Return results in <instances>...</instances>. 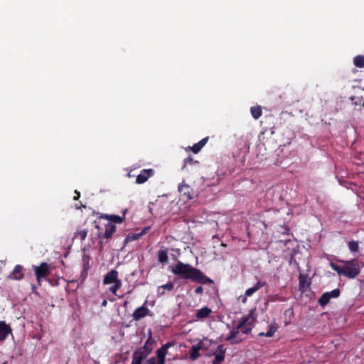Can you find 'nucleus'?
Returning a JSON list of instances; mask_svg holds the SVG:
<instances>
[{
	"instance_id": "nucleus-26",
	"label": "nucleus",
	"mask_w": 364,
	"mask_h": 364,
	"mask_svg": "<svg viewBox=\"0 0 364 364\" xmlns=\"http://www.w3.org/2000/svg\"><path fill=\"white\" fill-rule=\"evenodd\" d=\"M330 300L331 299L329 297L328 292H325L318 299V303L320 304L321 306H324L330 301Z\"/></svg>"
},
{
	"instance_id": "nucleus-5",
	"label": "nucleus",
	"mask_w": 364,
	"mask_h": 364,
	"mask_svg": "<svg viewBox=\"0 0 364 364\" xmlns=\"http://www.w3.org/2000/svg\"><path fill=\"white\" fill-rule=\"evenodd\" d=\"M118 276V272L115 269H112L105 276L103 284L105 285H109L116 283L117 281H121Z\"/></svg>"
},
{
	"instance_id": "nucleus-11",
	"label": "nucleus",
	"mask_w": 364,
	"mask_h": 364,
	"mask_svg": "<svg viewBox=\"0 0 364 364\" xmlns=\"http://www.w3.org/2000/svg\"><path fill=\"white\" fill-rule=\"evenodd\" d=\"M203 348V343L200 341L191 347L190 353V358L192 360H196L200 357V350Z\"/></svg>"
},
{
	"instance_id": "nucleus-7",
	"label": "nucleus",
	"mask_w": 364,
	"mask_h": 364,
	"mask_svg": "<svg viewBox=\"0 0 364 364\" xmlns=\"http://www.w3.org/2000/svg\"><path fill=\"white\" fill-rule=\"evenodd\" d=\"M12 329L9 324L5 321H0V341H4L9 334H11Z\"/></svg>"
},
{
	"instance_id": "nucleus-6",
	"label": "nucleus",
	"mask_w": 364,
	"mask_h": 364,
	"mask_svg": "<svg viewBox=\"0 0 364 364\" xmlns=\"http://www.w3.org/2000/svg\"><path fill=\"white\" fill-rule=\"evenodd\" d=\"M178 191L181 195L185 197L187 200H191L193 198V191L190 187V186L187 185L185 183H182L178 186Z\"/></svg>"
},
{
	"instance_id": "nucleus-34",
	"label": "nucleus",
	"mask_w": 364,
	"mask_h": 364,
	"mask_svg": "<svg viewBox=\"0 0 364 364\" xmlns=\"http://www.w3.org/2000/svg\"><path fill=\"white\" fill-rule=\"evenodd\" d=\"M75 193L76 194V196L74 197V200H77L80 196V192H78L77 191H75Z\"/></svg>"
},
{
	"instance_id": "nucleus-29",
	"label": "nucleus",
	"mask_w": 364,
	"mask_h": 364,
	"mask_svg": "<svg viewBox=\"0 0 364 364\" xmlns=\"http://www.w3.org/2000/svg\"><path fill=\"white\" fill-rule=\"evenodd\" d=\"M149 228H145L142 232L138 234H133L131 235H128L127 239L129 240H138L140 237H141L148 230Z\"/></svg>"
},
{
	"instance_id": "nucleus-12",
	"label": "nucleus",
	"mask_w": 364,
	"mask_h": 364,
	"mask_svg": "<svg viewBox=\"0 0 364 364\" xmlns=\"http://www.w3.org/2000/svg\"><path fill=\"white\" fill-rule=\"evenodd\" d=\"M225 348L223 346L220 345L218 346L215 352L214 353L215 360V361L222 362L225 359Z\"/></svg>"
},
{
	"instance_id": "nucleus-8",
	"label": "nucleus",
	"mask_w": 364,
	"mask_h": 364,
	"mask_svg": "<svg viewBox=\"0 0 364 364\" xmlns=\"http://www.w3.org/2000/svg\"><path fill=\"white\" fill-rule=\"evenodd\" d=\"M171 346V343H167L165 345H164L161 348L157 350V358H156L157 359L158 361H159V364H164L165 358L167 354L168 349Z\"/></svg>"
},
{
	"instance_id": "nucleus-10",
	"label": "nucleus",
	"mask_w": 364,
	"mask_h": 364,
	"mask_svg": "<svg viewBox=\"0 0 364 364\" xmlns=\"http://www.w3.org/2000/svg\"><path fill=\"white\" fill-rule=\"evenodd\" d=\"M149 313V309L144 306H140L135 309L133 313V318L134 320L138 321L144 317H145Z\"/></svg>"
},
{
	"instance_id": "nucleus-25",
	"label": "nucleus",
	"mask_w": 364,
	"mask_h": 364,
	"mask_svg": "<svg viewBox=\"0 0 364 364\" xmlns=\"http://www.w3.org/2000/svg\"><path fill=\"white\" fill-rule=\"evenodd\" d=\"M122 281H117L116 283L110 284L109 289L114 295H117V290L122 287Z\"/></svg>"
},
{
	"instance_id": "nucleus-15",
	"label": "nucleus",
	"mask_w": 364,
	"mask_h": 364,
	"mask_svg": "<svg viewBox=\"0 0 364 364\" xmlns=\"http://www.w3.org/2000/svg\"><path fill=\"white\" fill-rule=\"evenodd\" d=\"M264 284V283L258 281L252 287H250L245 291V296L247 297L251 296L254 293L261 289Z\"/></svg>"
},
{
	"instance_id": "nucleus-23",
	"label": "nucleus",
	"mask_w": 364,
	"mask_h": 364,
	"mask_svg": "<svg viewBox=\"0 0 364 364\" xmlns=\"http://www.w3.org/2000/svg\"><path fill=\"white\" fill-rule=\"evenodd\" d=\"M355 66L358 68H364V55H357L353 59Z\"/></svg>"
},
{
	"instance_id": "nucleus-4",
	"label": "nucleus",
	"mask_w": 364,
	"mask_h": 364,
	"mask_svg": "<svg viewBox=\"0 0 364 364\" xmlns=\"http://www.w3.org/2000/svg\"><path fill=\"white\" fill-rule=\"evenodd\" d=\"M33 269L38 283L46 279L50 274V267L46 262H42L39 266H33Z\"/></svg>"
},
{
	"instance_id": "nucleus-20",
	"label": "nucleus",
	"mask_w": 364,
	"mask_h": 364,
	"mask_svg": "<svg viewBox=\"0 0 364 364\" xmlns=\"http://www.w3.org/2000/svg\"><path fill=\"white\" fill-rule=\"evenodd\" d=\"M102 218L114 223H121L123 221V217L117 215H104Z\"/></svg>"
},
{
	"instance_id": "nucleus-32",
	"label": "nucleus",
	"mask_w": 364,
	"mask_h": 364,
	"mask_svg": "<svg viewBox=\"0 0 364 364\" xmlns=\"http://www.w3.org/2000/svg\"><path fill=\"white\" fill-rule=\"evenodd\" d=\"M144 364H159V361L156 358H150Z\"/></svg>"
},
{
	"instance_id": "nucleus-35",
	"label": "nucleus",
	"mask_w": 364,
	"mask_h": 364,
	"mask_svg": "<svg viewBox=\"0 0 364 364\" xmlns=\"http://www.w3.org/2000/svg\"><path fill=\"white\" fill-rule=\"evenodd\" d=\"M220 363H221V362L214 360V361L213 362V364H221Z\"/></svg>"
},
{
	"instance_id": "nucleus-9",
	"label": "nucleus",
	"mask_w": 364,
	"mask_h": 364,
	"mask_svg": "<svg viewBox=\"0 0 364 364\" xmlns=\"http://www.w3.org/2000/svg\"><path fill=\"white\" fill-rule=\"evenodd\" d=\"M153 174L152 169H144L141 171V173L137 176L136 183L138 184H141L145 183L148 178Z\"/></svg>"
},
{
	"instance_id": "nucleus-19",
	"label": "nucleus",
	"mask_w": 364,
	"mask_h": 364,
	"mask_svg": "<svg viewBox=\"0 0 364 364\" xmlns=\"http://www.w3.org/2000/svg\"><path fill=\"white\" fill-rule=\"evenodd\" d=\"M211 309L208 307H203L197 311L196 317L198 318H205L211 313Z\"/></svg>"
},
{
	"instance_id": "nucleus-14",
	"label": "nucleus",
	"mask_w": 364,
	"mask_h": 364,
	"mask_svg": "<svg viewBox=\"0 0 364 364\" xmlns=\"http://www.w3.org/2000/svg\"><path fill=\"white\" fill-rule=\"evenodd\" d=\"M278 328V326L276 323H272L269 327L268 331L266 333L261 332L258 335L259 336H267V337H272L274 334V333L277 331Z\"/></svg>"
},
{
	"instance_id": "nucleus-31",
	"label": "nucleus",
	"mask_w": 364,
	"mask_h": 364,
	"mask_svg": "<svg viewBox=\"0 0 364 364\" xmlns=\"http://www.w3.org/2000/svg\"><path fill=\"white\" fill-rule=\"evenodd\" d=\"M330 299L337 298L340 295V291L338 289H335L331 291H328Z\"/></svg>"
},
{
	"instance_id": "nucleus-33",
	"label": "nucleus",
	"mask_w": 364,
	"mask_h": 364,
	"mask_svg": "<svg viewBox=\"0 0 364 364\" xmlns=\"http://www.w3.org/2000/svg\"><path fill=\"white\" fill-rule=\"evenodd\" d=\"M195 292L196 294H201L203 292V287H197L196 289H195Z\"/></svg>"
},
{
	"instance_id": "nucleus-3",
	"label": "nucleus",
	"mask_w": 364,
	"mask_h": 364,
	"mask_svg": "<svg viewBox=\"0 0 364 364\" xmlns=\"http://www.w3.org/2000/svg\"><path fill=\"white\" fill-rule=\"evenodd\" d=\"M331 269L336 271L338 275L348 279H355L360 272V268L358 260H338L337 262H331Z\"/></svg>"
},
{
	"instance_id": "nucleus-24",
	"label": "nucleus",
	"mask_w": 364,
	"mask_h": 364,
	"mask_svg": "<svg viewBox=\"0 0 364 364\" xmlns=\"http://www.w3.org/2000/svg\"><path fill=\"white\" fill-rule=\"evenodd\" d=\"M159 261L164 263L168 262V255L166 250H160L158 252Z\"/></svg>"
},
{
	"instance_id": "nucleus-28",
	"label": "nucleus",
	"mask_w": 364,
	"mask_h": 364,
	"mask_svg": "<svg viewBox=\"0 0 364 364\" xmlns=\"http://www.w3.org/2000/svg\"><path fill=\"white\" fill-rule=\"evenodd\" d=\"M143 356L139 353H135L133 355L132 361L131 364H141Z\"/></svg>"
},
{
	"instance_id": "nucleus-16",
	"label": "nucleus",
	"mask_w": 364,
	"mask_h": 364,
	"mask_svg": "<svg viewBox=\"0 0 364 364\" xmlns=\"http://www.w3.org/2000/svg\"><path fill=\"white\" fill-rule=\"evenodd\" d=\"M310 287V283L308 281L307 278L304 275H300L299 277V289L301 291H306Z\"/></svg>"
},
{
	"instance_id": "nucleus-30",
	"label": "nucleus",
	"mask_w": 364,
	"mask_h": 364,
	"mask_svg": "<svg viewBox=\"0 0 364 364\" xmlns=\"http://www.w3.org/2000/svg\"><path fill=\"white\" fill-rule=\"evenodd\" d=\"M87 235V231L86 230H82L79 232L75 233L74 237H80V240L83 241Z\"/></svg>"
},
{
	"instance_id": "nucleus-22",
	"label": "nucleus",
	"mask_w": 364,
	"mask_h": 364,
	"mask_svg": "<svg viewBox=\"0 0 364 364\" xmlns=\"http://www.w3.org/2000/svg\"><path fill=\"white\" fill-rule=\"evenodd\" d=\"M207 140H208V138H204L202 140H200L198 143L194 144L191 148L192 151L195 154L199 152L200 151V149H202V147L206 144Z\"/></svg>"
},
{
	"instance_id": "nucleus-36",
	"label": "nucleus",
	"mask_w": 364,
	"mask_h": 364,
	"mask_svg": "<svg viewBox=\"0 0 364 364\" xmlns=\"http://www.w3.org/2000/svg\"><path fill=\"white\" fill-rule=\"evenodd\" d=\"M107 305V301L104 300L102 302V306H105Z\"/></svg>"
},
{
	"instance_id": "nucleus-27",
	"label": "nucleus",
	"mask_w": 364,
	"mask_h": 364,
	"mask_svg": "<svg viewBox=\"0 0 364 364\" xmlns=\"http://www.w3.org/2000/svg\"><path fill=\"white\" fill-rule=\"evenodd\" d=\"M348 248L352 252H357L359 249L358 243L356 241H350L348 244Z\"/></svg>"
},
{
	"instance_id": "nucleus-17",
	"label": "nucleus",
	"mask_w": 364,
	"mask_h": 364,
	"mask_svg": "<svg viewBox=\"0 0 364 364\" xmlns=\"http://www.w3.org/2000/svg\"><path fill=\"white\" fill-rule=\"evenodd\" d=\"M173 287L174 285L172 282H168L166 284L159 286L157 288V294L159 296H161L164 294L166 290L168 291H171L173 289Z\"/></svg>"
},
{
	"instance_id": "nucleus-13",
	"label": "nucleus",
	"mask_w": 364,
	"mask_h": 364,
	"mask_svg": "<svg viewBox=\"0 0 364 364\" xmlns=\"http://www.w3.org/2000/svg\"><path fill=\"white\" fill-rule=\"evenodd\" d=\"M22 269H23V267L21 265L17 264L15 267L14 271L10 274L9 277L11 279H16V280L22 279L23 278V273L21 272Z\"/></svg>"
},
{
	"instance_id": "nucleus-1",
	"label": "nucleus",
	"mask_w": 364,
	"mask_h": 364,
	"mask_svg": "<svg viewBox=\"0 0 364 364\" xmlns=\"http://www.w3.org/2000/svg\"><path fill=\"white\" fill-rule=\"evenodd\" d=\"M171 272L181 279H191L200 284H210L213 282L212 279L205 276L199 269L194 268L189 264H183L181 262H178L173 266Z\"/></svg>"
},
{
	"instance_id": "nucleus-21",
	"label": "nucleus",
	"mask_w": 364,
	"mask_h": 364,
	"mask_svg": "<svg viewBox=\"0 0 364 364\" xmlns=\"http://www.w3.org/2000/svg\"><path fill=\"white\" fill-rule=\"evenodd\" d=\"M250 112L252 117L255 119H259L262 115V108L260 106L252 107Z\"/></svg>"
},
{
	"instance_id": "nucleus-18",
	"label": "nucleus",
	"mask_w": 364,
	"mask_h": 364,
	"mask_svg": "<svg viewBox=\"0 0 364 364\" xmlns=\"http://www.w3.org/2000/svg\"><path fill=\"white\" fill-rule=\"evenodd\" d=\"M116 226L114 224L109 223L105 226V237L109 238L115 232Z\"/></svg>"
},
{
	"instance_id": "nucleus-2",
	"label": "nucleus",
	"mask_w": 364,
	"mask_h": 364,
	"mask_svg": "<svg viewBox=\"0 0 364 364\" xmlns=\"http://www.w3.org/2000/svg\"><path fill=\"white\" fill-rule=\"evenodd\" d=\"M255 313V309L250 310L248 314L242 319L240 323L238 324L236 331L232 332L230 336L225 337L224 339L229 341L232 344L242 341L245 336L251 331L256 320Z\"/></svg>"
}]
</instances>
